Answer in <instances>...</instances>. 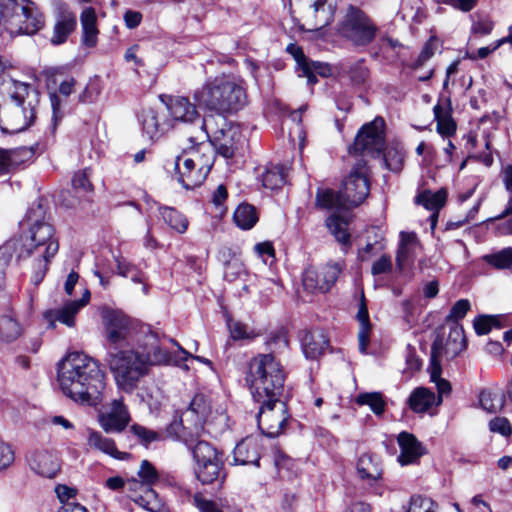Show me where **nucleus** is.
Instances as JSON below:
<instances>
[{
  "mask_svg": "<svg viewBox=\"0 0 512 512\" xmlns=\"http://www.w3.org/2000/svg\"><path fill=\"white\" fill-rule=\"evenodd\" d=\"M502 316L481 315L474 319L473 327L477 335L488 334L495 325H501Z\"/></svg>",
  "mask_w": 512,
  "mask_h": 512,
  "instance_id": "51",
  "label": "nucleus"
},
{
  "mask_svg": "<svg viewBox=\"0 0 512 512\" xmlns=\"http://www.w3.org/2000/svg\"><path fill=\"white\" fill-rule=\"evenodd\" d=\"M44 214L41 205L28 212L31 223L27 233L11 238L0 247V276L11 265L22 266L30 270V281L37 287L44 279L51 260L59 250L53 226L39 218Z\"/></svg>",
  "mask_w": 512,
  "mask_h": 512,
  "instance_id": "1",
  "label": "nucleus"
},
{
  "mask_svg": "<svg viewBox=\"0 0 512 512\" xmlns=\"http://www.w3.org/2000/svg\"><path fill=\"white\" fill-rule=\"evenodd\" d=\"M240 138L241 134L238 128L225 124L214 133L211 143L220 155L225 158H231L238 148Z\"/></svg>",
  "mask_w": 512,
  "mask_h": 512,
  "instance_id": "24",
  "label": "nucleus"
},
{
  "mask_svg": "<svg viewBox=\"0 0 512 512\" xmlns=\"http://www.w3.org/2000/svg\"><path fill=\"white\" fill-rule=\"evenodd\" d=\"M235 224L243 229H251L258 221V215L255 208L249 204H240L233 215Z\"/></svg>",
  "mask_w": 512,
  "mask_h": 512,
  "instance_id": "40",
  "label": "nucleus"
},
{
  "mask_svg": "<svg viewBox=\"0 0 512 512\" xmlns=\"http://www.w3.org/2000/svg\"><path fill=\"white\" fill-rule=\"evenodd\" d=\"M131 432L139 439L140 443L146 447L152 442L161 440V436L158 432L139 424L132 425Z\"/></svg>",
  "mask_w": 512,
  "mask_h": 512,
  "instance_id": "53",
  "label": "nucleus"
},
{
  "mask_svg": "<svg viewBox=\"0 0 512 512\" xmlns=\"http://www.w3.org/2000/svg\"><path fill=\"white\" fill-rule=\"evenodd\" d=\"M357 319L360 325L358 332L359 350L361 353H366L369 344V333L371 329V324L369 322L368 309L365 303L363 302L359 306L357 312Z\"/></svg>",
  "mask_w": 512,
  "mask_h": 512,
  "instance_id": "41",
  "label": "nucleus"
},
{
  "mask_svg": "<svg viewBox=\"0 0 512 512\" xmlns=\"http://www.w3.org/2000/svg\"><path fill=\"white\" fill-rule=\"evenodd\" d=\"M145 360L147 362L148 369H150L153 365H162V364H177L178 362L175 357L169 353L166 349L155 346L152 347L151 351L144 352Z\"/></svg>",
  "mask_w": 512,
  "mask_h": 512,
  "instance_id": "47",
  "label": "nucleus"
},
{
  "mask_svg": "<svg viewBox=\"0 0 512 512\" xmlns=\"http://www.w3.org/2000/svg\"><path fill=\"white\" fill-rule=\"evenodd\" d=\"M406 512H437V506L430 498L412 496Z\"/></svg>",
  "mask_w": 512,
  "mask_h": 512,
  "instance_id": "54",
  "label": "nucleus"
},
{
  "mask_svg": "<svg viewBox=\"0 0 512 512\" xmlns=\"http://www.w3.org/2000/svg\"><path fill=\"white\" fill-rule=\"evenodd\" d=\"M261 404L258 413L259 429L268 437L279 436L285 429L288 414L284 402L277 398L275 401H257Z\"/></svg>",
  "mask_w": 512,
  "mask_h": 512,
  "instance_id": "16",
  "label": "nucleus"
},
{
  "mask_svg": "<svg viewBox=\"0 0 512 512\" xmlns=\"http://www.w3.org/2000/svg\"><path fill=\"white\" fill-rule=\"evenodd\" d=\"M15 460V454L10 445L0 442V472L7 470Z\"/></svg>",
  "mask_w": 512,
  "mask_h": 512,
  "instance_id": "61",
  "label": "nucleus"
},
{
  "mask_svg": "<svg viewBox=\"0 0 512 512\" xmlns=\"http://www.w3.org/2000/svg\"><path fill=\"white\" fill-rule=\"evenodd\" d=\"M79 311V305L69 301L61 308L48 311L45 316L50 321L52 327H54L55 321H59L68 327H73L75 325V316Z\"/></svg>",
  "mask_w": 512,
  "mask_h": 512,
  "instance_id": "35",
  "label": "nucleus"
},
{
  "mask_svg": "<svg viewBox=\"0 0 512 512\" xmlns=\"http://www.w3.org/2000/svg\"><path fill=\"white\" fill-rule=\"evenodd\" d=\"M447 193L445 190L437 192L424 191L417 196V202L422 204L427 210L439 211L446 202Z\"/></svg>",
  "mask_w": 512,
  "mask_h": 512,
  "instance_id": "46",
  "label": "nucleus"
},
{
  "mask_svg": "<svg viewBox=\"0 0 512 512\" xmlns=\"http://www.w3.org/2000/svg\"><path fill=\"white\" fill-rule=\"evenodd\" d=\"M378 27L360 8L349 5L338 24V34L354 46H367L376 37Z\"/></svg>",
  "mask_w": 512,
  "mask_h": 512,
  "instance_id": "12",
  "label": "nucleus"
},
{
  "mask_svg": "<svg viewBox=\"0 0 512 512\" xmlns=\"http://www.w3.org/2000/svg\"><path fill=\"white\" fill-rule=\"evenodd\" d=\"M138 476L141 479L140 481L134 478L127 481L128 491H135V488H142L144 486H152L159 480L158 472L148 460L141 462Z\"/></svg>",
  "mask_w": 512,
  "mask_h": 512,
  "instance_id": "36",
  "label": "nucleus"
},
{
  "mask_svg": "<svg viewBox=\"0 0 512 512\" xmlns=\"http://www.w3.org/2000/svg\"><path fill=\"white\" fill-rule=\"evenodd\" d=\"M185 446L191 451L194 473L202 484H212L221 477L222 453L202 436L186 437Z\"/></svg>",
  "mask_w": 512,
  "mask_h": 512,
  "instance_id": "9",
  "label": "nucleus"
},
{
  "mask_svg": "<svg viewBox=\"0 0 512 512\" xmlns=\"http://www.w3.org/2000/svg\"><path fill=\"white\" fill-rule=\"evenodd\" d=\"M503 182L505 184L506 190L511 193V197L508 201L506 209L503 211L500 217H506L512 214V165L507 166L503 170Z\"/></svg>",
  "mask_w": 512,
  "mask_h": 512,
  "instance_id": "64",
  "label": "nucleus"
},
{
  "mask_svg": "<svg viewBox=\"0 0 512 512\" xmlns=\"http://www.w3.org/2000/svg\"><path fill=\"white\" fill-rule=\"evenodd\" d=\"M286 183L285 167L274 165L266 169L262 175V184L265 188L274 190Z\"/></svg>",
  "mask_w": 512,
  "mask_h": 512,
  "instance_id": "43",
  "label": "nucleus"
},
{
  "mask_svg": "<svg viewBox=\"0 0 512 512\" xmlns=\"http://www.w3.org/2000/svg\"><path fill=\"white\" fill-rule=\"evenodd\" d=\"M326 225L338 242L344 245L350 243L348 222L345 219L337 215H331L327 218Z\"/></svg>",
  "mask_w": 512,
  "mask_h": 512,
  "instance_id": "44",
  "label": "nucleus"
},
{
  "mask_svg": "<svg viewBox=\"0 0 512 512\" xmlns=\"http://www.w3.org/2000/svg\"><path fill=\"white\" fill-rule=\"evenodd\" d=\"M182 414L189 437L203 436L205 433L217 434L227 427L228 418L224 410L214 409L211 400L203 394L195 395Z\"/></svg>",
  "mask_w": 512,
  "mask_h": 512,
  "instance_id": "8",
  "label": "nucleus"
},
{
  "mask_svg": "<svg viewBox=\"0 0 512 512\" xmlns=\"http://www.w3.org/2000/svg\"><path fill=\"white\" fill-rule=\"evenodd\" d=\"M359 405H367L376 415H382L385 410V401L379 392L362 393L356 398Z\"/></svg>",
  "mask_w": 512,
  "mask_h": 512,
  "instance_id": "49",
  "label": "nucleus"
},
{
  "mask_svg": "<svg viewBox=\"0 0 512 512\" xmlns=\"http://www.w3.org/2000/svg\"><path fill=\"white\" fill-rule=\"evenodd\" d=\"M301 343L306 358L316 359L324 353L329 342L322 331L315 330L306 332L302 337Z\"/></svg>",
  "mask_w": 512,
  "mask_h": 512,
  "instance_id": "31",
  "label": "nucleus"
},
{
  "mask_svg": "<svg viewBox=\"0 0 512 512\" xmlns=\"http://www.w3.org/2000/svg\"><path fill=\"white\" fill-rule=\"evenodd\" d=\"M370 182L366 162L360 159L343 181L342 195L348 207L360 205L369 195Z\"/></svg>",
  "mask_w": 512,
  "mask_h": 512,
  "instance_id": "15",
  "label": "nucleus"
},
{
  "mask_svg": "<svg viewBox=\"0 0 512 512\" xmlns=\"http://www.w3.org/2000/svg\"><path fill=\"white\" fill-rule=\"evenodd\" d=\"M300 77H306L309 85L317 83V75L328 77L331 74V67L322 62L311 61L302 53L296 57Z\"/></svg>",
  "mask_w": 512,
  "mask_h": 512,
  "instance_id": "29",
  "label": "nucleus"
},
{
  "mask_svg": "<svg viewBox=\"0 0 512 512\" xmlns=\"http://www.w3.org/2000/svg\"><path fill=\"white\" fill-rule=\"evenodd\" d=\"M470 302L467 299H460L450 309L449 314L446 316V322L457 323L460 319L464 318L470 310Z\"/></svg>",
  "mask_w": 512,
  "mask_h": 512,
  "instance_id": "56",
  "label": "nucleus"
},
{
  "mask_svg": "<svg viewBox=\"0 0 512 512\" xmlns=\"http://www.w3.org/2000/svg\"><path fill=\"white\" fill-rule=\"evenodd\" d=\"M410 408L416 413H424L437 405L435 394L425 387L416 388L408 399Z\"/></svg>",
  "mask_w": 512,
  "mask_h": 512,
  "instance_id": "34",
  "label": "nucleus"
},
{
  "mask_svg": "<svg viewBox=\"0 0 512 512\" xmlns=\"http://www.w3.org/2000/svg\"><path fill=\"white\" fill-rule=\"evenodd\" d=\"M384 126L385 122L381 117L363 125L350 150L363 155L379 156L385 148Z\"/></svg>",
  "mask_w": 512,
  "mask_h": 512,
  "instance_id": "14",
  "label": "nucleus"
},
{
  "mask_svg": "<svg viewBox=\"0 0 512 512\" xmlns=\"http://www.w3.org/2000/svg\"><path fill=\"white\" fill-rule=\"evenodd\" d=\"M227 325L231 334V337L235 340L253 338V331L249 330L248 326L232 319L227 320Z\"/></svg>",
  "mask_w": 512,
  "mask_h": 512,
  "instance_id": "57",
  "label": "nucleus"
},
{
  "mask_svg": "<svg viewBox=\"0 0 512 512\" xmlns=\"http://www.w3.org/2000/svg\"><path fill=\"white\" fill-rule=\"evenodd\" d=\"M483 260L496 269H509L512 267V247L487 254L483 256Z\"/></svg>",
  "mask_w": 512,
  "mask_h": 512,
  "instance_id": "48",
  "label": "nucleus"
},
{
  "mask_svg": "<svg viewBox=\"0 0 512 512\" xmlns=\"http://www.w3.org/2000/svg\"><path fill=\"white\" fill-rule=\"evenodd\" d=\"M467 349V339L463 326L452 323L449 332L444 328L437 331L431 346L430 364L433 375L437 376L442 371V361L451 362Z\"/></svg>",
  "mask_w": 512,
  "mask_h": 512,
  "instance_id": "10",
  "label": "nucleus"
},
{
  "mask_svg": "<svg viewBox=\"0 0 512 512\" xmlns=\"http://www.w3.org/2000/svg\"><path fill=\"white\" fill-rule=\"evenodd\" d=\"M22 334L20 323L11 316L5 315L0 318V340L11 343L17 340Z\"/></svg>",
  "mask_w": 512,
  "mask_h": 512,
  "instance_id": "42",
  "label": "nucleus"
},
{
  "mask_svg": "<svg viewBox=\"0 0 512 512\" xmlns=\"http://www.w3.org/2000/svg\"><path fill=\"white\" fill-rule=\"evenodd\" d=\"M418 247L419 242L417 235L414 232L400 233V243L396 255V266L401 273L413 266Z\"/></svg>",
  "mask_w": 512,
  "mask_h": 512,
  "instance_id": "25",
  "label": "nucleus"
},
{
  "mask_svg": "<svg viewBox=\"0 0 512 512\" xmlns=\"http://www.w3.org/2000/svg\"><path fill=\"white\" fill-rule=\"evenodd\" d=\"M479 403L489 413L500 411L505 405V395L498 389L486 388L479 394Z\"/></svg>",
  "mask_w": 512,
  "mask_h": 512,
  "instance_id": "37",
  "label": "nucleus"
},
{
  "mask_svg": "<svg viewBox=\"0 0 512 512\" xmlns=\"http://www.w3.org/2000/svg\"><path fill=\"white\" fill-rule=\"evenodd\" d=\"M166 106L168 118L173 128L177 125L190 126L193 129L192 135L188 137L189 142L206 141L210 138L207 128L206 120L198 112L197 107L192 103L189 98L183 96H168L165 101L161 97Z\"/></svg>",
  "mask_w": 512,
  "mask_h": 512,
  "instance_id": "11",
  "label": "nucleus"
},
{
  "mask_svg": "<svg viewBox=\"0 0 512 512\" xmlns=\"http://www.w3.org/2000/svg\"><path fill=\"white\" fill-rule=\"evenodd\" d=\"M87 445L90 449L100 451L118 460H125L130 456L129 453L119 451L116 447L115 441L104 436L99 431H88Z\"/></svg>",
  "mask_w": 512,
  "mask_h": 512,
  "instance_id": "27",
  "label": "nucleus"
},
{
  "mask_svg": "<svg viewBox=\"0 0 512 512\" xmlns=\"http://www.w3.org/2000/svg\"><path fill=\"white\" fill-rule=\"evenodd\" d=\"M342 268L339 262H328L319 268H308L303 275V286L312 293L328 292L336 283Z\"/></svg>",
  "mask_w": 512,
  "mask_h": 512,
  "instance_id": "17",
  "label": "nucleus"
},
{
  "mask_svg": "<svg viewBox=\"0 0 512 512\" xmlns=\"http://www.w3.org/2000/svg\"><path fill=\"white\" fill-rule=\"evenodd\" d=\"M186 421L184 415L181 414L179 419H174L165 429L166 436L173 440L181 441L185 445L186 434Z\"/></svg>",
  "mask_w": 512,
  "mask_h": 512,
  "instance_id": "52",
  "label": "nucleus"
},
{
  "mask_svg": "<svg viewBox=\"0 0 512 512\" xmlns=\"http://www.w3.org/2000/svg\"><path fill=\"white\" fill-rule=\"evenodd\" d=\"M9 14V21L19 18L18 22H21V25L17 31L22 34H35L44 25L43 15L30 0H14L9 6Z\"/></svg>",
  "mask_w": 512,
  "mask_h": 512,
  "instance_id": "18",
  "label": "nucleus"
},
{
  "mask_svg": "<svg viewBox=\"0 0 512 512\" xmlns=\"http://www.w3.org/2000/svg\"><path fill=\"white\" fill-rule=\"evenodd\" d=\"M285 371L272 353L258 354L249 364V381L255 401H275L284 391Z\"/></svg>",
  "mask_w": 512,
  "mask_h": 512,
  "instance_id": "5",
  "label": "nucleus"
},
{
  "mask_svg": "<svg viewBox=\"0 0 512 512\" xmlns=\"http://www.w3.org/2000/svg\"><path fill=\"white\" fill-rule=\"evenodd\" d=\"M267 345L272 354L286 349L288 347V338L286 333L281 330L270 335L267 340Z\"/></svg>",
  "mask_w": 512,
  "mask_h": 512,
  "instance_id": "59",
  "label": "nucleus"
},
{
  "mask_svg": "<svg viewBox=\"0 0 512 512\" xmlns=\"http://www.w3.org/2000/svg\"><path fill=\"white\" fill-rule=\"evenodd\" d=\"M129 492V497L143 509L149 512H169L151 486L135 488V491Z\"/></svg>",
  "mask_w": 512,
  "mask_h": 512,
  "instance_id": "28",
  "label": "nucleus"
},
{
  "mask_svg": "<svg viewBox=\"0 0 512 512\" xmlns=\"http://www.w3.org/2000/svg\"><path fill=\"white\" fill-rule=\"evenodd\" d=\"M438 49V39L434 36L430 37V39L425 43L421 53L419 54L415 66H422L428 59H430L435 51Z\"/></svg>",
  "mask_w": 512,
  "mask_h": 512,
  "instance_id": "60",
  "label": "nucleus"
},
{
  "mask_svg": "<svg viewBox=\"0 0 512 512\" xmlns=\"http://www.w3.org/2000/svg\"><path fill=\"white\" fill-rule=\"evenodd\" d=\"M27 462L30 469L42 477L54 478L60 471L57 456L48 450L38 449L30 452Z\"/></svg>",
  "mask_w": 512,
  "mask_h": 512,
  "instance_id": "21",
  "label": "nucleus"
},
{
  "mask_svg": "<svg viewBox=\"0 0 512 512\" xmlns=\"http://www.w3.org/2000/svg\"><path fill=\"white\" fill-rule=\"evenodd\" d=\"M403 321L409 328L413 327L420 315L417 300L414 297L404 299L400 303Z\"/></svg>",
  "mask_w": 512,
  "mask_h": 512,
  "instance_id": "50",
  "label": "nucleus"
},
{
  "mask_svg": "<svg viewBox=\"0 0 512 512\" xmlns=\"http://www.w3.org/2000/svg\"><path fill=\"white\" fill-rule=\"evenodd\" d=\"M131 420L129 410L122 399H114L107 411L98 415L101 428L106 433H120Z\"/></svg>",
  "mask_w": 512,
  "mask_h": 512,
  "instance_id": "20",
  "label": "nucleus"
},
{
  "mask_svg": "<svg viewBox=\"0 0 512 512\" xmlns=\"http://www.w3.org/2000/svg\"><path fill=\"white\" fill-rule=\"evenodd\" d=\"M63 393L81 404L97 406L103 400L105 375L98 361L81 352L68 354L58 365Z\"/></svg>",
  "mask_w": 512,
  "mask_h": 512,
  "instance_id": "2",
  "label": "nucleus"
},
{
  "mask_svg": "<svg viewBox=\"0 0 512 512\" xmlns=\"http://www.w3.org/2000/svg\"><path fill=\"white\" fill-rule=\"evenodd\" d=\"M83 30V44L88 47H94L97 43L98 29L96 26L97 16L92 7L83 10L80 16Z\"/></svg>",
  "mask_w": 512,
  "mask_h": 512,
  "instance_id": "33",
  "label": "nucleus"
},
{
  "mask_svg": "<svg viewBox=\"0 0 512 512\" xmlns=\"http://www.w3.org/2000/svg\"><path fill=\"white\" fill-rule=\"evenodd\" d=\"M161 216L166 224L178 233H184L188 228L187 218L171 207H164L160 209Z\"/></svg>",
  "mask_w": 512,
  "mask_h": 512,
  "instance_id": "45",
  "label": "nucleus"
},
{
  "mask_svg": "<svg viewBox=\"0 0 512 512\" xmlns=\"http://www.w3.org/2000/svg\"><path fill=\"white\" fill-rule=\"evenodd\" d=\"M489 428L492 432L499 433L503 436L512 434V427L507 418L495 417L489 422Z\"/></svg>",
  "mask_w": 512,
  "mask_h": 512,
  "instance_id": "62",
  "label": "nucleus"
},
{
  "mask_svg": "<svg viewBox=\"0 0 512 512\" xmlns=\"http://www.w3.org/2000/svg\"><path fill=\"white\" fill-rule=\"evenodd\" d=\"M141 123L143 132L151 140H157L173 129V124L167 114L152 108L143 110Z\"/></svg>",
  "mask_w": 512,
  "mask_h": 512,
  "instance_id": "22",
  "label": "nucleus"
},
{
  "mask_svg": "<svg viewBox=\"0 0 512 512\" xmlns=\"http://www.w3.org/2000/svg\"><path fill=\"white\" fill-rule=\"evenodd\" d=\"M104 335L108 350H121L132 340L133 322L122 311L105 309L102 312Z\"/></svg>",
  "mask_w": 512,
  "mask_h": 512,
  "instance_id": "13",
  "label": "nucleus"
},
{
  "mask_svg": "<svg viewBox=\"0 0 512 512\" xmlns=\"http://www.w3.org/2000/svg\"><path fill=\"white\" fill-rule=\"evenodd\" d=\"M383 160L387 169L399 172L403 166L404 154L401 150L391 148L384 154Z\"/></svg>",
  "mask_w": 512,
  "mask_h": 512,
  "instance_id": "55",
  "label": "nucleus"
},
{
  "mask_svg": "<svg viewBox=\"0 0 512 512\" xmlns=\"http://www.w3.org/2000/svg\"><path fill=\"white\" fill-rule=\"evenodd\" d=\"M336 6L335 0H308L303 13L305 24L302 28L313 31L329 26L334 20Z\"/></svg>",
  "mask_w": 512,
  "mask_h": 512,
  "instance_id": "19",
  "label": "nucleus"
},
{
  "mask_svg": "<svg viewBox=\"0 0 512 512\" xmlns=\"http://www.w3.org/2000/svg\"><path fill=\"white\" fill-rule=\"evenodd\" d=\"M192 146L174 162L178 182L186 189L200 186L212 168V155L205 141L190 142Z\"/></svg>",
  "mask_w": 512,
  "mask_h": 512,
  "instance_id": "7",
  "label": "nucleus"
},
{
  "mask_svg": "<svg viewBox=\"0 0 512 512\" xmlns=\"http://www.w3.org/2000/svg\"><path fill=\"white\" fill-rule=\"evenodd\" d=\"M357 472L362 479L377 481L382 476L381 463L371 454H362L357 462Z\"/></svg>",
  "mask_w": 512,
  "mask_h": 512,
  "instance_id": "32",
  "label": "nucleus"
},
{
  "mask_svg": "<svg viewBox=\"0 0 512 512\" xmlns=\"http://www.w3.org/2000/svg\"><path fill=\"white\" fill-rule=\"evenodd\" d=\"M77 24L76 16L72 13L62 15L61 19L55 24L54 33L51 38L53 44H62L66 41L69 34L75 29Z\"/></svg>",
  "mask_w": 512,
  "mask_h": 512,
  "instance_id": "39",
  "label": "nucleus"
},
{
  "mask_svg": "<svg viewBox=\"0 0 512 512\" xmlns=\"http://www.w3.org/2000/svg\"><path fill=\"white\" fill-rule=\"evenodd\" d=\"M193 98L199 106L217 114L237 112L247 102L242 85L225 75L208 79L194 91Z\"/></svg>",
  "mask_w": 512,
  "mask_h": 512,
  "instance_id": "4",
  "label": "nucleus"
},
{
  "mask_svg": "<svg viewBox=\"0 0 512 512\" xmlns=\"http://www.w3.org/2000/svg\"><path fill=\"white\" fill-rule=\"evenodd\" d=\"M429 372H430L431 381L436 384L437 391H438V397H436V400H437V405H440L442 402V397L450 394L451 384L449 383V381L441 378L442 371L439 372L437 376L433 375L432 364L429 365Z\"/></svg>",
  "mask_w": 512,
  "mask_h": 512,
  "instance_id": "58",
  "label": "nucleus"
},
{
  "mask_svg": "<svg viewBox=\"0 0 512 512\" xmlns=\"http://www.w3.org/2000/svg\"><path fill=\"white\" fill-rule=\"evenodd\" d=\"M6 100L0 115L2 132L14 134L30 127L37 114L39 93L29 84L4 79L1 83Z\"/></svg>",
  "mask_w": 512,
  "mask_h": 512,
  "instance_id": "3",
  "label": "nucleus"
},
{
  "mask_svg": "<svg viewBox=\"0 0 512 512\" xmlns=\"http://www.w3.org/2000/svg\"><path fill=\"white\" fill-rule=\"evenodd\" d=\"M316 206L321 209H334L348 207L342 192L337 193L331 189H318L316 193Z\"/></svg>",
  "mask_w": 512,
  "mask_h": 512,
  "instance_id": "38",
  "label": "nucleus"
},
{
  "mask_svg": "<svg viewBox=\"0 0 512 512\" xmlns=\"http://www.w3.org/2000/svg\"><path fill=\"white\" fill-rule=\"evenodd\" d=\"M105 361L117 387L126 393H132L149 373L144 352L138 350H108Z\"/></svg>",
  "mask_w": 512,
  "mask_h": 512,
  "instance_id": "6",
  "label": "nucleus"
},
{
  "mask_svg": "<svg viewBox=\"0 0 512 512\" xmlns=\"http://www.w3.org/2000/svg\"><path fill=\"white\" fill-rule=\"evenodd\" d=\"M261 451V439L255 436H248L235 446L233 450V463L235 465H253L259 467Z\"/></svg>",
  "mask_w": 512,
  "mask_h": 512,
  "instance_id": "23",
  "label": "nucleus"
},
{
  "mask_svg": "<svg viewBox=\"0 0 512 512\" xmlns=\"http://www.w3.org/2000/svg\"><path fill=\"white\" fill-rule=\"evenodd\" d=\"M244 273L243 264L238 259H232L226 263L224 269V277L228 281H234Z\"/></svg>",
  "mask_w": 512,
  "mask_h": 512,
  "instance_id": "63",
  "label": "nucleus"
},
{
  "mask_svg": "<svg viewBox=\"0 0 512 512\" xmlns=\"http://www.w3.org/2000/svg\"><path fill=\"white\" fill-rule=\"evenodd\" d=\"M397 441L401 450L398 456V461L401 465L413 464L424 454L422 444L411 433L401 432L398 435Z\"/></svg>",
  "mask_w": 512,
  "mask_h": 512,
  "instance_id": "26",
  "label": "nucleus"
},
{
  "mask_svg": "<svg viewBox=\"0 0 512 512\" xmlns=\"http://www.w3.org/2000/svg\"><path fill=\"white\" fill-rule=\"evenodd\" d=\"M434 116L437 121V132L446 137H450L456 132V123L451 116L450 100L441 99L437 105L434 106Z\"/></svg>",
  "mask_w": 512,
  "mask_h": 512,
  "instance_id": "30",
  "label": "nucleus"
}]
</instances>
